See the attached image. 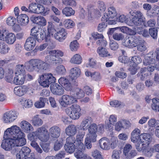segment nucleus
Listing matches in <instances>:
<instances>
[{
    "label": "nucleus",
    "instance_id": "423d86ee",
    "mask_svg": "<svg viewBox=\"0 0 159 159\" xmlns=\"http://www.w3.org/2000/svg\"><path fill=\"white\" fill-rule=\"evenodd\" d=\"M11 132L10 128H7L4 132V135L7 136V138L3 140L1 145V148L6 151H10L14 147L12 138L9 137L7 132Z\"/></svg>",
    "mask_w": 159,
    "mask_h": 159
},
{
    "label": "nucleus",
    "instance_id": "72a5a7b5",
    "mask_svg": "<svg viewBox=\"0 0 159 159\" xmlns=\"http://www.w3.org/2000/svg\"><path fill=\"white\" fill-rule=\"evenodd\" d=\"M62 12L66 16H69L73 15L75 11L70 7H66L63 9Z\"/></svg>",
    "mask_w": 159,
    "mask_h": 159
},
{
    "label": "nucleus",
    "instance_id": "0e129e2a",
    "mask_svg": "<svg viewBox=\"0 0 159 159\" xmlns=\"http://www.w3.org/2000/svg\"><path fill=\"white\" fill-rule=\"evenodd\" d=\"M16 19L12 16L9 17L7 19V23L10 26H13L16 23Z\"/></svg>",
    "mask_w": 159,
    "mask_h": 159
},
{
    "label": "nucleus",
    "instance_id": "f704fd0d",
    "mask_svg": "<svg viewBox=\"0 0 159 159\" xmlns=\"http://www.w3.org/2000/svg\"><path fill=\"white\" fill-rule=\"evenodd\" d=\"M82 61V58L81 56L79 54H75L71 58L70 62L71 63L79 64Z\"/></svg>",
    "mask_w": 159,
    "mask_h": 159
},
{
    "label": "nucleus",
    "instance_id": "864d4df0",
    "mask_svg": "<svg viewBox=\"0 0 159 159\" xmlns=\"http://www.w3.org/2000/svg\"><path fill=\"white\" fill-rule=\"evenodd\" d=\"M39 27H34L31 30V35L36 38L37 37V36L39 35L38 33L39 32Z\"/></svg>",
    "mask_w": 159,
    "mask_h": 159
},
{
    "label": "nucleus",
    "instance_id": "603ef678",
    "mask_svg": "<svg viewBox=\"0 0 159 159\" xmlns=\"http://www.w3.org/2000/svg\"><path fill=\"white\" fill-rule=\"evenodd\" d=\"M38 4L36 3H31L29 6V12H32L36 13Z\"/></svg>",
    "mask_w": 159,
    "mask_h": 159
},
{
    "label": "nucleus",
    "instance_id": "aec40b11",
    "mask_svg": "<svg viewBox=\"0 0 159 159\" xmlns=\"http://www.w3.org/2000/svg\"><path fill=\"white\" fill-rule=\"evenodd\" d=\"M67 34L65 29L62 28L54 34V37L59 41L62 42L65 39Z\"/></svg>",
    "mask_w": 159,
    "mask_h": 159
},
{
    "label": "nucleus",
    "instance_id": "bf43d9fd",
    "mask_svg": "<svg viewBox=\"0 0 159 159\" xmlns=\"http://www.w3.org/2000/svg\"><path fill=\"white\" fill-rule=\"evenodd\" d=\"M28 137L29 139L31 141L30 143L31 145L34 149L39 146L37 143L34 140V136L32 134H29Z\"/></svg>",
    "mask_w": 159,
    "mask_h": 159
},
{
    "label": "nucleus",
    "instance_id": "5701e85b",
    "mask_svg": "<svg viewBox=\"0 0 159 159\" xmlns=\"http://www.w3.org/2000/svg\"><path fill=\"white\" fill-rule=\"evenodd\" d=\"M60 129L57 126L51 127L49 130V133L52 137L57 138L60 135Z\"/></svg>",
    "mask_w": 159,
    "mask_h": 159
},
{
    "label": "nucleus",
    "instance_id": "4468645a",
    "mask_svg": "<svg viewBox=\"0 0 159 159\" xmlns=\"http://www.w3.org/2000/svg\"><path fill=\"white\" fill-rule=\"evenodd\" d=\"M152 53L151 56H149L148 55L145 56L144 60L143 61V63L145 65L155 64V66L157 61L156 59L157 55L154 56Z\"/></svg>",
    "mask_w": 159,
    "mask_h": 159
},
{
    "label": "nucleus",
    "instance_id": "e433bc0d",
    "mask_svg": "<svg viewBox=\"0 0 159 159\" xmlns=\"http://www.w3.org/2000/svg\"><path fill=\"white\" fill-rule=\"evenodd\" d=\"M13 71L12 70H9L8 74L5 77V79L7 82L11 84H13L14 78H13Z\"/></svg>",
    "mask_w": 159,
    "mask_h": 159
},
{
    "label": "nucleus",
    "instance_id": "49530a36",
    "mask_svg": "<svg viewBox=\"0 0 159 159\" xmlns=\"http://www.w3.org/2000/svg\"><path fill=\"white\" fill-rule=\"evenodd\" d=\"M62 140L61 139H57L55 142L54 148L55 151H58L59 150L63 145Z\"/></svg>",
    "mask_w": 159,
    "mask_h": 159
},
{
    "label": "nucleus",
    "instance_id": "09e8293b",
    "mask_svg": "<svg viewBox=\"0 0 159 159\" xmlns=\"http://www.w3.org/2000/svg\"><path fill=\"white\" fill-rule=\"evenodd\" d=\"M143 23V26L145 27H153L155 26L156 22L154 19H150L147 22H146L145 21Z\"/></svg>",
    "mask_w": 159,
    "mask_h": 159
},
{
    "label": "nucleus",
    "instance_id": "79ce46f5",
    "mask_svg": "<svg viewBox=\"0 0 159 159\" xmlns=\"http://www.w3.org/2000/svg\"><path fill=\"white\" fill-rule=\"evenodd\" d=\"M63 24L65 27L68 29L73 28L75 25L74 21L71 19H66L65 20Z\"/></svg>",
    "mask_w": 159,
    "mask_h": 159
},
{
    "label": "nucleus",
    "instance_id": "412c9836",
    "mask_svg": "<svg viewBox=\"0 0 159 159\" xmlns=\"http://www.w3.org/2000/svg\"><path fill=\"white\" fill-rule=\"evenodd\" d=\"M81 73V70L79 68L74 67L70 69L69 76L71 80H75L80 77Z\"/></svg>",
    "mask_w": 159,
    "mask_h": 159
},
{
    "label": "nucleus",
    "instance_id": "2eb2a0df",
    "mask_svg": "<svg viewBox=\"0 0 159 159\" xmlns=\"http://www.w3.org/2000/svg\"><path fill=\"white\" fill-rule=\"evenodd\" d=\"M29 89L26 86H19L14 88V92L16 95L21 96L26 93Z\"/></svg>",
    "mask_w": 159,
    "mask_h": 159
},
{
    "label": "nucleus",
    "instance_id": "5fc2aeb1",
    "mask_svg": "<svg viewBox=\"0 0 159 159\" xmlns=\"http://www.w3.org/2000/svg\"><path fill=\"white\" fill-rule=\"evenodd\" d=\"M140 136L145 142H147V143L150 142L152 140V137L149 134L143 133Z\"/></svg>",
    "mask_w": 159,
    "mask_h": 159
},
{
    "label": "nucleus",
    "instance_id": "6e6552de",
    "mask_svg": "<svg viewBox=\"0 0 159 159\" xmlns=\"http://www.w3.org/2000/svg\"><path fill=\"white\" fill-rule=\"evenodd\" d=\"M1 40H5L6 42L10 44H13L16 40V37L15 34L12 33H7L6 30L2 32Z\"/></svg>",
    "mask_w": 159,
    "mask_h": 159
},
{
    "label": "nucleus",
    "instance_id": "7c9ffc66",
    "mask_svg": "<svg viewBox=\"0 0 159 159\" xmlns=\"http://www.w3.org/2000/svg\"><path fill=\"white\" fill-rule=\"evenodd\" d=\"M25 71L23 65L19 64L16 66L15 74L16 75H25Z\"/></svg>",
    "mask_w": 159,
    "mask_h": 159
},
{
    "label": "nucleus",
    "instance_id": "473e14b6",
    "mask_svg": "<svg viewBox=\"0 0 159 159\" xmlns=\"http://www.w3.org/2000/svg\"><path fill=\"white\" fill-rule=\"evenodd\" d=\"M84 93L83 91L80 88H76L73 97L75 99H80L84 96Z\"/></svg>",
    "mask_w": 159,
    "mask_h": 159
},
{
    "label": "nucleus",
    "instance_id": "f03ea898",
    "mask_svg": "<svg viewBox=\"0 0 159 159\" xmlns=\"http://www.w3.org/2000/svg\"><path fill=\"white\" fill-rule=\"evenodd\" d=\"M29 65L27 67L28 70L30 71L35 70L37 72H41L46 70L48 68L47 63L38 59H33L29 61Z\"/></svg>",
    "mask_w": 159,
    "mask_h": 159
},
{
    "label": "nucleus",
    "instance_id": "338daca9",
    "mask_svg": "<svg viewBox=\"0 0 159 159\" xmlns=\"http://www.w3.org/2000/svg\"><path fill=\"white\" fill-rule=\"evenodd\" d=\"M34 47V46H33V45L31 43L26 40L24 45L25 48L26 50L27 51H30L32 50Z\"/></svg>",
    "mask_w": 159,
    "mask_h": 159
},
{
    "label": "nucleus",
    "instance_id": "e2e57ef3",
    "mask_svg": "<svg viewBox=\"0 0 159 159\" xmlns=\"http://www.w3.org/2000/svg\"><path fill=\"white\" fill-rule=\"evenodd\" d=\"M79 47V44L76 40L71 42L70 45V49L72 51H76Z\"/></svg>",
    "mask_w": 159,
    "mask_h": 159
},
{
    "label": "nucleus",
    "instance_id": "680f3d73",
    "mask_svg": "<svg viewBox=\"0 0 159 159\" xmlns=\"http://www.w3.org/2000/svg\"><path fill=\"white\" fill-rule=\"evenodd\" d=\"M62 3L66 6H75L76 2L74 0H63Z\"/></svg>",
    "mask_w": 159,
    "mask_h": 159
},
{
    "label": "nucleus",
    "instance_id": "37998d69",
    "mask_svg": "<svg viewBox=\"0 0 159 159\" xmlns=\"http://www.w3.org/2000/svg\"><path fill=\"white\" fill-rule=\"evenodd\" d=\"M137 47V50L140 52L145 51L147 49L145 45V42L142 40L140 41Z\"/></svg>",
    "mask_w": 159,
    "mask_h": 159
},
{
    "label": "nucleus",
    "instance_id": "2f4dec72",
    "mask_svg": "<svg viewBox=\"0 0 159 159\" xmlns=\"http://www.w3.org/2000/svg\"><path fill=\"white\" fill-rule=\"evenodd\" d=\"M137 75L141 80H143L148 75V73L146 71V70L145 68H143L140 69Z\"/></svg>",
    "mask_w": 159,
    "mask_h": 159
},
{
    "label": "nucleus",
    "instance_id": "bb28decb",
    "mask_svg": "<svg viewBox=\"0 0 159 159\" xmlns=\"http://www.w3.org/2000/svg\"><path fill=\"white\" fill-rule=\"evenodd\" d=\"M140 133V131L139 129L137 128L135 129L131 134V141L134 143L137 142L139 139Z\"/></svg>",
    "mask_w": 159,
    "mask_h": 159
},
{
    "label": "nucleus",
    "instance_id": "4d7b16f0",
    "mask_svg": "<svg viewBox=\"0 0 159 159\" xmlns=\"http://www.w3.org/2000/svg\"><path fill=\"white\" fill-rule=\"evenodd\" d=\"M38 7L36 13H43L44 16H45L47 14V11H45V8L43 6L38 4Z\"/></svg>",
    "mask_w": 159,
    "mask_h": 159
},
{
    "label": "nucleus",
    "instance_id": "f8f14e48",
    "mask_svg": "<svg viewBox=\"0 0 159 159\" xmlns=\"http://www.w3.org/2000/svg\"><path fill=\"white\" fill-rule=\"evenodd\" d=\"M18 113L16 111H10L5 113L3 115V119L6 123L12 122L17 118Z\"/></svg>",
    "mask_w": 159,
    "mask_h": 159
},
{
    "label": "nucleus",
    "instance_id": "20e7f679",
    "mask_svg": "<svg viewBox=\"0 0 159 159\" xmlns=\"http://www.w3.org/2000/svg\"><path fill=\"white\" fill-rule=\"evenodd\" d=\"M55 80L52 74L45 73L40 76L39 82L43 87H48L50 84L55 83Z\"/></svg>",
    "mask_w": 159,
    "mask_h": 159
},
{
    "label": "nucleus",
    "instance_id": "9b49d317",
    "mask_svg": "<svg viewBox=\"0 0 159 159\" xmlns=\"http://www.w3.org/2000/svg\"><path fill=\"white\" fill-rule=\"evenodd\" d=\"M36 132L37 136L41 141L45 142L48 140V131L45 127H41L38 128Z\"/></svg>",
    "mask_w": 159,
    "mask_h": 159
},
{
    "label": "nucleus",
    "instance_id": "a211bd4d",
    "mask_svg": "<svg viewBox=\"0 0 159 159\" xmlns=\"http://www.w3.org/2000/svg\"><path fill=\"white\" fill-rule=\"evenodd\" d=\"M30 19L33 23L36 24L43 26H45L46 25V20L43 16H33L31 17Z\"/></svg>",
    "mask_w": 159,
    "mask_h": 159
},
{
    "label": "nucleus",
    "instance_id": "9d476101",
    "mask_svg": "<svg viewBox=\"0 0 159 159\" xmlns=\"http://www.w3.org/2000/svg\"><path fill=\"white\" fill-rule=\"evenodd\" d=\"M75 138L73 137H70L66 139V143L65 144L64 147L67 152L71 153L75 151V149L74 144V143H75Z\"/></svg>",
    "mask_w": 159,
    "mask_h": 159
},
{
    "label": "nucleus",
    "instance_id": "f257e3e1",
    "mask_svg": "<svg viewBox=\"0 0 159 159\" xmlns=\"http://www.w3.org/2000/svg\"><path fill=\"white\" fill-rule=\"evenodd\" d=\"M10 128L11 132H7L9 137L12 138L14 147L22 146L26 143L25 135L20 128L17 125H13Z\"/></svg>",
    "mask_w": 159,
    "mask_h": 159
},
{
    "label": "nucleus",
    "instance_id": "1a4fd4ad",
    "mask_svg": "<svg viewBox=\"0 0 159 159\" xmlns=\"http://www.w3.org/2000/svg\"><path fill=\"white\" fill-rule=\"evenodd\" d=\"M31 150L28 147L24 146L21 148L16 154V159H27L29 157Z\"/></svg>",
    "mask_w": 159,
    "mask_h": 159
},
{
    "label": "nucleus",
    "instance_id": "58836bf2",
    "mask_svg": "<svg viewBox=\"0 0 159 159\" xmlns=\"http://www.w3.org/2000/svg\"><path fill=\"white\" fill-rule=\"evenodd\" d=\"M55 30L52 23L51 22H48L47 28V36H52L55 32Z\"/></svg>",
    "mask_w": 159,
    "mask_h": 159
},
{
    "label": "nucleus",
    "instance_id": "cd10ccee",
    "mask_svg": "<svg viewBox=\"0 0 159 159\" xmlns=\"http://www.w3.org/2000/svg\"><path fill=\"white\" fill-rule=\"evenodd\" d=\"M77 131L76 126L73 125H69L66 129V133L70 136H73L75 135Z\"/></svg>",
    "mask_w": 159,
    "mask_h": 159
},
{
    "label": "nucleus",
    "instance_id": "dca6fc26",
    "mask_svg": "<svg viewBox=\"0 0 159 159\" xmlns=\"http://www.w3.org/2000/svg\"><path fill=\"white\" fill-rule=\"evenodd\" d=\"M58 82L61 86L67 91H69L71 89V84L68 79L65 77H61L59 79Z\"/></svg>",
    "mask_w": 159,
    "mask_h": 159
},
{
    "label": "nucleus",
    "instance_id": "4c0bfd02",
    "mask_svg": "<svg viewBox=\"0 0 159 159\" xmlns=\"http://www.w3.org/2000/svg\"><path fill=\"white\" fill-rule=\"evenodd\" d=\"M10 48L3 42H0V52L2 54H6L8 52Z\"/></svg>",
    "mask_w": 159,
    "mask_h": 159
},
{
    "label": "nucleus",
    "instance_id": "c03bdc74",
    "mask_svg": "<svg viewBox=\"0 0 159 159\" xmlns=\"http://www.w3.org/2000/svg\"><path fill=\"white\" fill-rule=\"evenodd\" d=\"M152 109L154 110H158L159 111V99L153 98L152 99Z\"/></svg>",
    "mask_w": 159,
    "mask_h": 159
},
{
    "label": "nucleus",
    "instance_id": "8fccbe9b",
    "mask_svg": "<svg viewBox=\"0 0 159 159\" xmlns=\"http://www.w3.org/2000/svg\"><path fill=\"white\" fill-rule=\"evenodd\" d=\"M149 143L147 144H142L137 143L136 145V148L139 151H144L147 148V147Z\"/></svg>",
    "mask_w": 159,
    "mask_h": 159
},
{
    "label": "nucleus",
    "instance_id": "ea45409f",
    "mask_svg": "<svg viewBox=\"0 0 159 159\" xmlns=\"http://www.w3.org/2000/svg\"><path fill=\"white\" fill-rule=\"evenodd\" d=\"M46 43L40 45L38 48V49L40 51H42L44 50L48 46L51 47L52 44L53 43L52 42V40H49L47 39L46 41H45Z\"/></svg>",
    "mask_w": 159,
    "mask_h": 159
},
{
    "label": "nucleus",
    "instance_id": "c756f323",
    "mask_svg": "<svg viewBox=\"0 0 159 159\" xmlns=\"http://www.w3.org/2000/svg\"><path fill=\"white\" fill-rule=\"evenodd\" d=\"M92 122V119L91 117L87 116L85 117L81 123V127L83 130H86L88 129L87 126L88 123Z\"/></svg>",
    "mask_w": 159,
    "mask_h": 159
},
{
    "label": "nucleus",
    "instance_id": "4be33fe9",
    "mask_svg": "<svg viewBox=\"0 0 159 159\" xmlns=\"http://www.w3.org/2000/svg\"><path fill=\"white\" fill-rule=\"evenodd\" d=\"M48 60L45 61L46 62L50 64L56 65L57 64H61L62 61L61 58L59 57L50 56L49 57Z\"/></svg>",
    "mask_w": 159,
    "mask_h": 159
},
{
    "label": "nucleus",
    "instance_id": "13d9d810",
    "mask_svg": "<svg viewBox=\"0 0 159 159\" xmlns=\"http://www.w3.org/2000/svg\"><path fill=\"white\" fill-rule=\"evenodd\" d=\"M149 33L152 38L156 39L157 37V30L155 28H151L149 29Z\"/></svg>",
    "mask_w": 159,
    "mask_h": 159
},
{
    "label": "nucleus",
    "instance_id": "a19ab883",
    "mask_svg": "<svg viewBox=\"0 0 159 159\" xmlns=\"http://www.w3.org/2000/svg\"><path fill=\"white\" fill-rule=\"evenodd\" d=\"M32 123L35 126H39L42 125L43 122L38 115H36L33 118Z\"/></svg>",
    "mask_w": 159,
    "mask_h": 159
},
{
    "label": "nucleus",
    "instance_id": "c85d7f7f",
    "mask_svg": "<svg viewBox=\"0 0 159 159\" xmlns=\"http://www.w3.org/2000/svg\"><path fill=\"white\" fill-rule=\"evenodd\" d=\"M48 101L47 98L40 97L39 100L34 103L35 107L37 108H41L45 106V103Z\"/></svg>",
    "mask_w": 159,
    "mask_h": 159
},
{
    "label": "nucleus",
    "instance_id": "ddd939ff",
    "mask_svg": "<svg viewBox=\"0 0 159 159\" xmlns=\"http://www.w3.org/2000/svg\"><path fill=\"white\" fill-rule=\"evenodd\" d=\"M50 88L52 93L57 95H61L64 93V90L62 86L56 83H53L50 85Z\"/></svg>",
    "mask_w": 159,
    "mask_h": 159
},
{
    "label": "nucleus",
    "instance_id": "774afa93",
    "mask_svg": "<svg viewBox=\"0 0 159 159\" xmlns=\"http://www.w3.org/2000/svg\"><path fill=\"white\" fill-rule=\"evenodd\" d=\"M156 123V120L154 119H151L149 120L148 125L149 126L151 127V128L149 129V131H154V128L153 127L155 126Z\"/></svg>",
    "mask_w": 159,
    "mask_h": 159
},
{
    "label": "nucleus",
    "instance_id": "69168bd1",
    "mask_svg": "<svg viewBox=\"0 0 159 159\" xmlns=\"http://www.w3.org/2000/svg\"><path fill=\"white\" fill-rule=\"evenodd\" d=\"M97 136L96 134L89 133L86 138H88V139L90 140L92 142H94L96 141V138Z\"/></svg>",
    "mask_w": 159,
    "mask_h": 159
},
{
    "label": "nucleus",
    "instance_id": "a18cd8bd",
    "mask_svg": "<svg viewBox=\"0 0 159 159\" xmlns=\"http://www.w3.org/2000/svg\"><path fill=\"white\" fill-rule=\"evenodd\" d=\"M57 72L58 74L64 75L66 73V69L62 65H60L57 67L56 69Z\"/></svg>",
    "mask_w": 159,
    "mask_h": 159
},
{
    "label": "nucleus",
    "instance_id": "6ab92c4d",
    "mask_svg": "<svg viewBox=\"0 0 159 159\" xmlns=\"http://www.w3.org/2000/svg\"><path fill=\"white\" fill-rule=\"evenodd\" d=\"M22 129L25 133H28L32 132L34 129L32 125L26 121H23L20 123Z\"/></svg>",
    "mask_w": 159,
    "mask_h": 159
},
{
    "label": "nucleus",
    "instance_id": "3c124183",
    "mask_svg": "<svg viewBox=\"0 0 159 159\" xmlns=\"http://www.w3.org/2000/svg\"><path fill=\"white\" fill-rule=\"evenodd\" d=\"M97 126L95 123L91 124L88 128L89 133L96 134L97 131Z\"/></svg>",
    "mask_w": 159,
    "mask_h": 159
},
{
    "label": "nucleus",
    "instance_id": "393cba45",
    "mask_svg": "<svg viewBox=\"0 0 159 159\" xmlns=\"http://www.w3.org/2000/svg\"><path fill=\"white\" fill-rule=\"evenodd\" d=\"M25 75H16V76L14 78V81L13 84L15 85H22L24 82Z\"/></svg>",
    "mask_w": 159,
    "mask_h": 159
},
{
    "label": "nucleus",
    "instance_id": "de8ad7c7",
    "mask_svg": "<svg viewBox=\"0 0 159 159\" xmlns=\"http://www.w3.org/2000/svg\"><path fill=\"white\" fill-rule=\"evenodd\" d=\"M108 14L109 17L111 19L115 17L116 15V12L115 9L112 7H111L108 9Z\"/></svg>",
    "mask_w": 159,
    "mask_h": 159
},
{
    "label": "nucleus",
    "instance_id": "b1692460",
    "mask_svg": "<svg viewBox=\"0 0 159 159\" xmlns=\"http://www.w3.org/2000/svg\"><path fill=\"white\" fill-rule=\"evenodd\" d=\"M17 20L21 25H25L29 21V18L25 14H21L17 17Z\"/></svg>",
    "mask_w": 159,
    "mask_h": 159
},
{
    "label": "nucleus",
    "instance_id": "a878e982",
    "mask_svg": "<svg viewBox=\"0 0 159 159\" xmlns=\"http://www.w3.org/2000/svg\"><path fill=\"white\" fill-rule=\"evenodd\" d=\"M39 34V36L37 35V37L35 38L38 42H40L44 39H45V41H46L47 39H48L49 40H51L50 38L51 36H49L48 37L47 34H46L44 30L41 29Z\"/></svg>",
    "mask_w": 159,
    "mask_h": 159
},
{
    "label": "nucleus",
    "instance_id": "052dcab7",
    "mask_svg": "<svg viewBox=\"0 0 159 159\" xmlns=\"http://www.w3.org/2000/svg\"><path fill=\"white\" fill-rule=\"evenodd\" d=\"M92 156L95 159H103L99 151L97 150H95L92 152Z\"/></svg>",
    "mask_w": 159,
    "mask_h": 159
},
{
    "label": "nucleus",
    "instance_id": "39448f33",
    "mask_svg": "<svg viewBox=\"0 0 159 159\" xmlns=\"http://www.w3.org/2000/svg\"><path fill=\"white\" fill-rule=\"evenodd\" d=\"M81 109L80 106L77 104H73L66 109V113L70 118L74 120L79 118L80 116Z\"/></svg>",
    "mask_w": 159,
    "mask_h": 159
},
{
    "label": "nucleus",
    "instance_id": "0eeeda50",
    "mask_svg": "<svg viewBox=\"0 0 159 159\" xmlns=\"http://www.w3.org/2000/svg\"><path fill=\"white\" fill-rule=\"evenodd\" d=\"M77 101V100L73 98V96L68 95H63L59 101L60 105L63 107H66L69 105Z\"/></svg>",
    "mask_w": 159,
    "mask_h": 159
},
{
    "label": "nucleus",
    "instance_id": "7ed1b4c3",
    "mask_svg": "<svg viewBox=\"0 0 159 159\" xmlns=\"http://www.w3.org/2000/svg\"><path fill=\"white\" fill-rule=\"evenodd\" d=\"M129 13L131 16H133L132 18V21L135 25L140 26L145 21V18L140 11L129 9Z\"/></svg>",
    "mask_w": 159,
    "mask_h": 159
},
{
    "label": "nucleus",
    "instance_id": "c9c22d12",
    "mask_svg": "<svg viewBox=\"0 0 159 159\" xmlns=\"http://www.w3.org/2000/svg\"><path fill=\"white\" fill-rule=\"evenodd\" d=\"M97 52L99 55L102 57H105L108 56H110V54L108 53L107 50L102 47H99L98 48Z\"/></svg>",
    "mask_w": 159,
    "mask_h": 159
},
{
    "label": "nucleus",
    "instance_id": "f3484780",
    "mask_svg": "<svg viewBox=\"0 0 159 159\" xmlns=\"http://www.w3.org/2000/svg\"><path fill=\"white\" fill-rule=\"evenodd\" d=\"M99 143L100 148L103 149L108 150L110 148V142L106 137H103L100 139Z\"/></svg>",
    "mask_w": 159,
    "mask_h": 159
},
{
    "label": "nucleus",
    "instance_id": "6e6d98bb",
    "mask_svg": "<svg viewBox=\"0 0 159 159\" xmlns=\"http://www.w3.org/2000/svg\"><path fill=\"white\" fill-rule=\"evenodd\" d=\"M112 37L116 40L120 41L124 39V35L121 33H115L113 34Z\"/></svg>",
    "mask_w": 159,
    "mask_h": 159
}]
</instances>
